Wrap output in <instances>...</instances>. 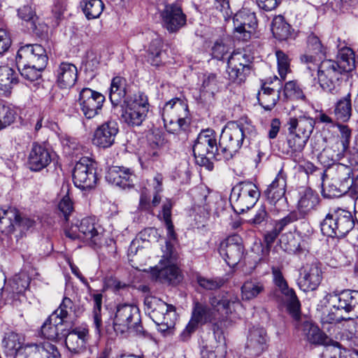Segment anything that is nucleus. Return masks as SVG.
<instances>
[{
	"mask_svg": "<svg viewBox=\"0 0 358 358\" xmlns=\"http://www.w3.org/2000/svg\"><path fill=\"white\" fill-rule=\"evenodd\" d=\"M193 204L192 210L201 217H206L210 213H217L218 197L210 194L203 187H199L192 190Z\"/></svg>",
	"mask_w": 358,
	"mask_h": 358,
	"instance_id": "17",
	"label": "nucleus"
},
{
	"mask_svg": "<svg viewBox=\"0 0 358 358\" xmlns=\"http://www.w3.org/2000/svg\"><path fill=\"white\" fill-rule=\"evenodd\" d=\"M58 209L67 221L69 215L73 211V202L68 194L64 196L58 203Z\"/></svg>",
	"mask_w": 358,
	"mask_h": 358,
	"instance_id": "61",
	"label": "nucleus"
},
{
	"mask_svg": "<svg viewBox=\"0 0 358 358\" xmlns=\"http://www.w3.org/2000/svg\"><path fill=\"white\" fill-rule=\"evenodd\" d=\"M173 203L170 199H166L162 206V210L158 215L159 218L162 220L167 230V236L170 239L176 238V233L174 231V226L171 221V208Z\"/></svg>",
	"mask_w": 358,
	"mask_h": 358,
	"instance_id": "46",
	"label": "nucleus"
},
{
	"mask_svg": "<svg viewBox=\"0 0 358 358\" xmlns=\"http://www.w3.org/2000/svg\"><path fill=\"white\" fill-rule=\"evenodd\" d=\"M286 187L287 174L281 169L274 180L264 191L268 202L273 206V209H271V210L278 213L286 207L287 199L285 197Z\"/></svg>",
	"mask_w": 358,
	"mask_h": 358,
	"instance_id": "12",
	"label": "nucleus"
},
{
	"mask_svg": "<svg viewBox=\"0 0 358 358\" xmlns=\"http://www.w3.org/2000/svg\"><path fill=\"white\" fill-rule=\"evenodd\" d=\"M209 302L210 308L199 302L194 303L191 319L199 325L213 321H232L236 318L233 313L241 308L237 296L217 294L211 296Z\"/></svg>",
	"mask_w": 358,
	"mask_h": 358,
	"instance_id": "1",
	"label": "nucleus"
},
{
	"mask_svg": "<svg viewBox=\"0 0 358 358\" xmlns=\"http://www.w3.org/2000/svg\"><path fill=\"white\" fill-rule=\"evenodd\" d=\"M48 57L44 48L38 44H27L21 46L16 55L17 66L25 67L37 64L38 66H46Z\"/></svg>",
	"mask_w": 358,
	"mask_h": 358,
	"instance_id": "19",
	"label": "nucleus"
},
{
	"mask_svg": "<svg viewBox=\"0 0 358 358\" xmlns=\"http://www.w3.org/2000/svg\"><path fill=\"white\" fill-rule=\"evenodd\" d=\"M319 201L318 194L311 189L306 188L299 192L297 209L301 215H306L316 209Z\"/></svg>",
	"mask_w": 358,
	"mask_h": 358,
	"instance_id": "34",
	"label": "nucleus"
},
{
	"mask_svg": "<svg viewBox=\"0 0 358 358\" xmlns=\"http://www.w3.org/2000/svg\"><path fill=\"white\" fill-rule=\"evenodd\" d=\"M42 357L61 358V355L57 348L49 342L41 343Z\"/></svg>",
	"mask_w": 358,
	"mask_h": 358,
	"instance_id": "64",
	"label": "nucleus"
},
{
	"mask_svg": "<svg viewBox=\"0 0 358 358\" xmlns=\"http://www.w3.org/2000/svg\"><path fill=\"white\" fill-rule=\"evenodd\" d=\"M105 96L100 92L89 87L83 88L78 99V104L86 119H92L98 115L102 109Z\"/></svg>",
	"mask_w": 358,
	"mask_h": 358,
	"instance_id": "13",
	"label": "nucleus"
},
{
	"mask_svg": "<svg viewBox=\"0 0 358 358\" xmlns=\"http://www.w3.org/2000/svg\"><path fill=\"white\" fill-rule=\"evenodd\" d=\"M322 271L316 264L303 267L297 280L299 287L303 292L313 291L322 281Z\"/></svg>",
	"mask_w": 358,
	"mask_h": 358,
	"instance_id": "25",
	"label": "nucleus"
},
{
	"mask_svg": "<svg viewBox=\"0 0 358 358\" xmlns=\"http://www.w3.org/2000/svg\"><path fill=\"white\" fill-rule=\"evenodd\" d=\"M315 124V120L310 117H292L288 122V131L300 134L301 136L308 139L313 131Z\"/></svg>",
	"mask_w": 358,
	"mask_h": 358,
	"instance_id": "36",
	"label": "nucleus"
},
{
	"mask_svg": "<svg viewBox=\"0 0 358 358\" xmlns=\"http://www.w3.org/2000/svg\"><path fill=\"white\" fill-rule=\"evenodd\" d=\"M308 138L296 132H289L287 139L288 145L287 154H289L295 162H299L303 159V150L308 142Z\"/></svg>",
	"mask_w": 358,
	"mask_h": 358,
	"instance_id": "35",
	"label": "nucleus"
},
{
	"mask_svg": "<svg viewBox=\"0 0 358 358\" xmlns=\"http://www.w3.org/2000/svg\"><path fill=\"white\" fill-rule=\"evenodd\" d=\"M334 115L337 120L345 122H348L352 115V104L350 94L339 99L336 103Z\"/></svg>",
	"mask_w": 358,
	"mask_h": 358,
	"instance_id": "43",
	"label": "nucleus"
},
{
	"mask_svg": "<svg viewBox=\"0 0 358 358\" xmlns=\"http://www.w3.org/2000/svg\"><path fill=\"white\" fill-rule=\"evenodd\" d=\"M106 179L108 182L125 189L134 185L136 176L128 168L113 166L108 169L106 175Z\"/></svg>",
	"mask_w": 358,
	"mask_h": 358,
	"instance_id": "27",
	"label": "nucleus"
},
{
	"mask_svg": "<svg viewBox=\"0 0 358 358\" xmlns=\"http://www.w3.org/2000/svg\"><path fill=\"white\" fill-rule=\"evenodd\" d=\"M73 181L82 189L94 187L97 181L95 162L88 157H82L74 166Z\"/></svg>",
	"mask_w": 358,
	"mask_h": 358,
	"instance_id": "14",
	"label": "nucleus"
},
{
	"mask_svg": "<svg viewBox=\"0 0 358 358\" xmlns=\"http://www.w3.org/2000/svg\"><path fill=\"white\" fill-rule=\"evenodd\" d=\"M193 153L201 164H204L209 159H222L220 144L217 145L214 131L206 129L199 133L193 146Z\"/></svg>",
	"mask_w": 358,
	"mask_h": 358,
	"instance_id": "6",
	"label": "nucleus"
},
{
	"mask_svg": "<svg viewBox=\"0 0 358 358\" xmlns=\"http://www.w3.org/2000/svg\"><path fill=\"white\" fill-rule=\"evenodd\" d=\"M277 57L278 70L281 80H285L287 73L290 71L289 59L288 56L281 50L275 52Z\"/></svg>",
	"mask_w": 358,
	"mask_h": 358,
	"instance_id": "54",
	"label": "nucleus"
},
{
	"mask_svg": "<svg viewBox=\"0 0 358 358\" xmlns=\"http://www.w3.org/2000/svg\"><path fill=\"white\" fill-rule=\"evenodd\" d=\"M264 261L266 263L271 264V271L274 284L279 288L280 290L286 288V287L288 286V284L283 277L280 268L275 265V263L278 264L280 262V258H278V257H268V258Z\"/></svg>",
	"mask_w": 358,
	"mask_h": 358,
	"instance_id": "50",
	"label": "nucleus"
},
{
	"mask_svg": "<svg viewBox=\"0 0 358 358\" xmlns=\"http://www.w3.org/2000/svg\"><path fill=\"white\" fill-rule=\"evenodd\" d=\"M15 114L14 110L10 106L0 103V129L14 122Z\"/></svg>",
	"mask_w": 358,
	"mask_h": 358,
	"instance_id": "55",
	"label": "nucleus"
},
{
	"mask_svg": "<svg viewBox=\"0 0 358 358\" xmlns=\"http://www.w3.org/2000/svg\"><path fill=\"white\" fill-rule=\"evenodd\" d=\"M337 127L340 132V139L341 143L342 145L341 152L342 153H344L349 148L352 131L347 125L338 124Z\"/></svg>",
	"mask_w": 358,
	"mask_h": 358,
	"instance_id": "58",
	"label": "nucleus"
},
{
	"mask_svg": "<svg viewBox=\"0 0 358 358\" xmlns=\"http://www.w3.org/2000/svg\"><path fill=\"white\" fill-rule=\"evenodd\" d=\"M280 292L285 297V301L289 313L293 318L298 320L300 318L301 304L294 290L287 286L286 288L280 290Z\"/></svg>",
	"mask_w": 358,
	"mask_h": 358,
	"instance_id": "44",
	"label": "nucleus"
},
{
	"mask_svg": "<svg viewBox=\"0 0 358 358\" xmlns=\"http://www.w3.org/2000/svg\"><path fill=\"white\" fill-rule=\"evenodd\" d=\"M234 29L236 32L243 34V38L250 37V29H255L257 25L256 15L249 9L243 8L234 17Z\"/></svg>",
	"mask_w": 358,
	"mask_h": 358,
	"instance_id": "29",
	"label": "nucleus"
},
{
	"mask_svg": "<svg viewBox=\"0 0 358 358\" xmlns=\"http://www.w3.org/2000/svg\"><path fill=\"white\" fill-rule=\"evenodd\" d=\"M145 305L150 310V317L156 324H162L166 328H171L176 320V308L157 297H146Z\"/></svg>",
	"mask_w": 358,
	"mask_h": 358,
	"instance_id": "10",
	"label": "nucleus"
},
{
	"mask_svg": "<svg viewBox=\"0 0 358 358\" xmlns=\"http://www.w3.org/2000/svg\"><path fill=\"white\" fill-rule=\"evenodd\" d=\"M260 196L257 186L250 181H243L232 189L230 199L236 211L243 213L252 208Z\"/></svg>",
	"mask_w": 358,
	"mask_h": 358,
	"instance_id": "8",
	"label": "nucleus"
},
{
	"mask_svg": "<svg viewBox=\"0 0 358 358\" xmlns=\"http://www.w3.org/2000/svg\"><path fill=\"white\" fill-rule=\"evenodd\" d=\"M65 235L71 240L78 239L91 246L100 247L104 241L103 229L95 217L82 219L80 224L66 229Z\"/></svg>",
	"mask_w": 358,
	"mask_h": 358,
	"instance_id": "5",
	"label": "nucleus"
},
{
	"mask_svg": "<svg viewBox=\"0 0 358 358\" xmlns=\"http://www.w3.org/2000/svg\"><path fill=\"white\" fill-rule=\"evenodd\" d=\"M333 308L348 315L347 320L358 317V291L346 289L330 294Z\"/></svg>",
	"mask_w": 358,
	"mask_h": 358,
	"instance_id": "18",
	"label": "nucleus"
},
{
	"mask_svg": "<svg viewBox=\"0 0 358 358\" xmlns=\"http://www.w3.org/2000/svg\"><path fill=\"white\" fill-rule=\"evenodd\" d=\"M126 95V80L116 76L111 81L109 98L113 105L117 106Z\"/></svg>",
	"mask_w": 358,
	"mask_h": 358,
	"instance_id": "42",
	"label": "nucleus"
},
{
	"mask_svg": "<svg viewBox=\"0 0 358 358\" xmlns=\"http://www.w3.org/2000/svg\"><path fill=\"white\" fill-rule=\"evenodd\" d=\"M217 88V80L216 75L214 73L206 74L203 76L201 90L211 94Z\"/></svg>",
	"mask_w": 358,
	"mask_h": 358,
	"instance_id": "63",
	"label": "nucleus"
},
{
	"mask_svg": "<svg viewBox=\"0 0 358 358\" xmlns=\"http://www.w3.org/2000/svg\"><path fill=\"white\" fill-rule=\"evenodd\" d=\"M162 117L167 131L174 133L185 130L189 124V109L185 100L174 98L166 102Z\"/></svg>",
	"mask_w": 358,
	"mask_h": 358,
	"instance_id": "4",
	"label": "nucleus"
},
{
	"mask_svg": "<svg viewBox=\"0 0 358 358\" xmlns=\"http://www.w3.org/2000/svg\"><path fill=\"white\" fill-rule=\"evenodd\" d=\"M118 132L117 122L115 120H108L95 129L92 143L99 148H108L115 143Z\"/></svg>",
	"mask_w": 358,
	"mask_h": 358,
	"instance_id": "22",
	"label": "nucleus"
},
{
	"mask_svg": "<svg viewBox=\"0 0 358 358\" xmlns=\"http://www.w3.org/2000/svg\"><path fill=\"white\" fill-rule=\"evenodd\" d=\"M163 43L159 38L152 40L148 50V61L152 66H159L162 64Z\"/></svg>",
	"mask_w": 358,
	"mask_h": 358,
	"instance_id": "48",
	"label": "nucleus"
},
{
	"mask_svg": "<svg viewBox=\"0 0 358 358\" xmlns=\"http://www.w3.org/2000/svg\"><path fill=\"white\" fill-rule=\"evenodd\" d=\"M29 280L26 275L16 276L12 282V290L13 294H21L29 287Z\"/></svg>",
	"mask_w": 358,
	"mask_h": 358,
	"instance_id": "57",
	"label": "nucleus"
},
{
	"mask_svg": "<svg viewBox=\"0 0 358 358\" xmlns=\"http://www.w3.org/2000/svg\"><path fill=\"white\" fill-rule=\"evenodd\" d=\"M355 226L350 210L341 208L331 209L321 222V231L329 237H344Z\"/></svg>",
	"mask_w": 358,
	"mask_h": 358,
	"instance_id": "3",
	"label": "nucleus"
},
{
	"mask_svg": "<svg viewBox=\"0 0 358 358\" xmlns=\"http://www.w3.org/2000/svg\"><path fill=\"white\" fill-rule=\"evenodd\" d=\"M64 325V321L58 317L57 314H51L41 327V333L47 339L62 340L66 336Z\"/></svg>",
	"mask_w": 358,
	"mask_h": 358,
	"instance_id": "30",
	"label": "nucleus"
},
{
	"mask_svg": "<svg viewBox=\"0 0 358 358\" xmlns=\"http://www.w3.org/2000/svg\"><path fill=\"white\" fill-rule=\"evenodd\" d=\"M106 286L113 292L123 294L125 292H128L130 285L117 279L110 278L106 281Z\"/></svg>",
	"mask_w": 358,
	"mask_h": 358,
	"instance_id": "60",
	"label": "nucleus"
},
{
	"mask_svg": "<svg viewBox=\"0 0 358 358\" xmlns=\"http://www.w3.org/2000/svg\"><path fill=\"white\" fill-rule=\"evenodd\" d=\"M265 291L264 282L257 278H250L246 280L241 288V299L249 301L257 298Z\"/></svg>",
	"mask_w": 358,
	"mask_h": 358,
	"instance_id": "38",
	"label": "nucleus"
},
{
	"mask_svg": "<svg viewBox=\"0 0 358 358\" xmlns=\"http://www.w3.org/2000/svg\"><path fill=\"white\" fill-rule=\"evenodd\" d=\"M341 76L334 60L322 61L317 67V83L323 91L334 94L337 92Z\"/></svg>",
	"mask_w": 358,
	"mask_h": 358,
	"instance_id": "15",
	"label": "nucleus"
},
{
	"mask_svg": "<svg viewBox=\"0 0 358 358\" xmlns=\"http://www.w3.org/2000/svg\"><path fill=\"white\" fill-rule=\"evenodd\" d=\"M251 57L245 52H234L227 62L228 78L231 82L241 84L251 71Z\"/></svg>",
	"mask_w": 358,
	"mask_h": 358,
	"instance_id": "11",
	"label": "nucleus"
},
{
	"mask_svg": "<svg viewBox=\"0 0 358 358\" xmlns=\"http://www.w3.org/2000/svg\"><path fill=\"white\" fill-rule=\"evenodd\" d=\"M80 6L86 17L90 20L100 16L103 12L104 4L101 0H83Z\"/></svg>",
	"mask_w": 358,
	"mask_h": 358,
	"instance_id": "45",
	"label": "nucleus"
},
{
	"mask_svg": "<svg viewBox=\"0 0 358 358\" xmlns=\"http://www.w3.org/2000/svg\"><path fill=\"white\" fill-rule=\"evenodd\" d=\"M304 338L313 344H323L326 337L320 329L306 318L301 320L296 324Z\"/></svg>",
	"mask_w": 358,
	"mask_h": 358,
	"instance_id": "33",
	"label": "nucleus"
},
{
	"mask_svg": "<svg viewBox=\"0 0 358 358\" xmlns=\"http://www.w3.org/2000/svg\"><path fill=\"white\" fill-rule=\"evenodd\" d=\"M52 161L50 151L44 145L34 143L29 151L27 164L30 170L39 171L47 167Z\"/></svg>",
	"mask_w": 358,
	"mask_h": 358,
	"instance_id": "23",
	"label": "nucleus"
},
{
	"mask_svg": "<svg viewBox=\"0 0 358 358\" xmlns=\"http://www.w3.org/2000/svg\"><path fill=\"white\" fill-rule=\"evenodd\" d=\"M334 309L332 308L327 312L323 313L321 317V322L323 327H324L325 324H336L343 320H348L345 317H343L341 315L340 311L336 310V312H334Z\"/></svg>",
	"mask_w": 358,
	"mask_h": 358,
	"instance_id": "56",
	"label": "nucleus"
},
{
	"mask_svg": "<svg viewBox=\"0 0 358 358\" xmlns=\"http://www.w3.org/2000/svg\"><path fill=\"white\" fill-rule=\"evenodd\" d=\"M283 92L287 99L302 100L305 99L302 89L295 80L287 82L285 85Z\"/></svg>",
	"mask_w": 358,
	"mask_h": 358,
	"instance_id": "52",
	"label": "nucleus"
},
{
	"mask_svg": "<svg viewBox=\"0 0 358 358\" xmlns=\"http://www.w3.org/2000/svg\"><path fill=\"white\" fill-rule=\"evenodd\" d=\"M18 83L17 73L8 66H0V94L8 96Z\"/></svg>",
	"mask_w": 358,
	"mask_h": 358,
	"instance_id": "39",
	"label": "nucleus"
},
{
	"mask_svg": "<svg viewBox=\"0 0 358 358\" xmlns=\"http://www.w3.org/2000/svg\"><path fill=\"white\" fill-rule=\"evenodd\" d=\"M17 222V210L14 208L0 209V232L9 234L14 231Z\"/></svg>",
	"mask_w": 358,
	"mask_h": 358,
	"instance_id": "41",
	"label": "nucleus"
},
{
	"mask_svg": "<svg viewBox=\"0 0 358 358\" xmlns=\"http://www.w3.org/2000/svg\"><path fill=\"white\" fill-rule=\"evenodd\" d=\"M57 83L60 88L73 87L78 78L77 67L69 62H62L55 71Z\"/></svg>",
	"mask_w": 358,
	"mask_h": 358,
	"instance_id": "32",
	"label": "nucleus"
},
{
	"mask_svg": "<svg viewBox=\"0 0 358 358\" xmlns=\"http://www.w3.org/2000/svg\"><path fill=\"white\" fill-rule=\"evenodd\" d=\"M273 80L278 83V87H270L273 83V80H266L262 84L261 90L257 94L259 103L266 110H271L276 105L280 98L281 90L280 80L276 76L273 77Z\"/></svg>",
	"mask_w": 358,
	"mask_h": 358,
	"instance_id": "24",
	"label": "nucleus"
},
{
	"mask_svg": "<svg viewBox=\"0 0 358 358\" xmlns=\"http://www.w3.org/2000/svg\"><path fill=\"white\" fill-rule=\"evenodd\" d=\"M244 248L240 236L228 237L220 244L219 252L229 266H236L242 259Z\"/></svg>",
	"mask_w": 358,
	"mask_h": 358,
	"instance_id": "21",
	"label": "nucleus"
},
{
	"mask_svg": "<svg viewBox=\"0 0 358 358\" xmlns=\"http://www.w3.org/2000/svg\"><path fill=\"white\" fill-rule=\"evenodd\" d=\"M92 296L93 300L94 324L95 325L96 329H99V328L102 325L101 312L103 295L101 294H92Z\"/></svg>",
	"mask_w": 358,
	"mask_h": 358,
	"instance_id": "53",
	"label": "nucleus"
},
{
	"mask_svg": "<svg viewBox=\"0 0 358 358\" xmlns=\"http://www.w3.org/2000/svg\"><path fill=\"white\" fill-rule=\"evenodd\" d=\"M166 247L168 252L163 255L167 259V264H164L162 260L159 264L152 270V276L162 283L176 284L180 282L181 276L178 268L170 261L171 257L172 246L169 242H166Z\"/></svg>",
	"mask_w": 358,
	"mask_h": 358,
	"instance_id": "20",
	"label": "nucleus"
},
{
	"mask_svg": "<svg viewBox=\"0 0 358 358\" xmlns=\"http://www.w3.org/2000/svg\"><path fill=\"white\" fill-rule=\"evenodd\" d=\"M2 347L5 349L7 355H16L22 348L20 336L14 332L6 334L2 341Z\"/></svg>",
	"mask_w": 358,
	"mask_h": 358,
	"instance_id": "49",
	"label": "nucleus"
},
{
	"mask_svg": "<svg viewBox=\"0 0 358 358\" xmlns=\"http://www.w3.org/2000/svg\"><path fill=\"white\" fill-rule=\"evenodd\" d=\"M141 322L138 308L131 303L117 305L113 317V328L117 334H124L129 329L134 328L140 331Z\"/></svg>",
	"mask_w": 358,
	"mask_h": 358,
	"instance_id": "9",
	"label": "nucleus"
},
{
	"mask_svg": "<svg viewBox=\"0 0 358 358\" xmlns=\"http://www.w3.org/2000/svg\"><path fill=\"white\" fill-rule=\"evenodd\" d=\"M163 27L170 34L178 32L187 22V16L179 3H166L160 11Z\"/></svg>",
	"mask_w": 358,
	"mask_h": 358,
	"instance_id": "16",
	"label": "nucleus"
},
{
	"mask_svg": "<svg viewBox=\"0 0 358 358\" xmlns=\"http://www.w3.org/2000/svg\"><path fill=\"white\" fill-rule=\"evenodd\" d=\"M166 141L160 132H152L148 136V145L141 157L145 160L155 161L162 155Z\"/></svg>",
	"mask_w": 358,
	"mask_h": 358,
	"instance_id": "31",
	"label": "nucleus"
},
{
	"mask_svg": "<svg viewBox=\"0 0 358 358\" xmlns=\"http://www.w3.org/2000/svg\"><path fill=\"white\" fill-rule=\"evenodd\" d=\"M337 60L335 61L337 64V69H340L341 73L350 72L355 68V53L350 48H343L341 49L337 55Z\"/></svg>",
	"mask_w": 358,
	"mask_h": 358,
	"instance_id": "40",
	"label": "nucleus"
},
{
	"mask_svg": "<svg viewBox=\"0 0 358 358\" xmlns=\"http://www.w3.org/2000/svg\"><path fill=\"white\" fill-rule=\"evenodd\" d=\"M122 108V121L129 126H140L145 120L149 110L148 97L142 92L135 94L130 99L124 101Z\"/></svg>",
	"mask_w": 358,
	"mask_h": 358,
	"instance_id": "7",
	"label": "nucleus"
},
{
	"mask_svg": "<svg viewBox=\"0 0 358 358\" xmlns=\"http://www.w3.org/2000/svg\"><path fill=\"white\" fill-rule=\"evenodd\" d=\"M332 181L341 186L342 191H348L350 188L352 171L350 166L337 164L331 168Z\"/></svg>",
	"mask_w": 358,
	"mask_h": 358,
	"instance_id": "37",
	"label": "nucleus"
},
{
	"mask_svg": "<svg viewBox=\"0 0 358 358\" xmlns=\"http://www.w3.org/2000/svg\"><path fill=\"white\" fill-rule=\"evenodd\" d=\"M62 143L64 152L68 155H78L81 149L78 142L72 138L65 137L62 139Z\"/></svg>",
	"mask_w": 358,
	"mask_h": 358,
	"instance_id": "62",
	"label": "nucleus"
},
{
	"mask_svg": "<svg viewBox=\"0 0 358 358\" xmlns=\"http://www.w3.org/2000/svg\"><path fill=\"white\" fill-rule=\"evenodd\" d=\"M196 282L205 289L213 290L220 288L223 282L220 279L207 278L201 275L196 277Z\"/></svg>",
	"mask_w": 358,
	"mask_h": 358,
	"instance_id": "59",
	"label": "nucleus"
},
{
	"mask_svg": "<svg viewBox=\"0 0 358 358\" xmlns=\"http://www.w3.org/2000/svg\"><path fill=\"white\" fill-rule=\"evenodd\" d=\"M267 336L264 328L253 327L249 331L245 350L249 355H259L266 348Z\"/></svg>",
	"mask_w": 358,
	"mask_h": 358,
	"instance_id": "28",
	"label": "nucleus"
},
{
	"mask_svg": "<svg viewBox=\"0 0 358 358\" xmlns=\"http://www.w3.org/2000/svg\"><path fill=\"white\" fill-rule=\"evenodd\" d=\"M256 133L249 124H229L220 135V149L224 159L228 160L241 148L243 141Z\"/></svg>",
	"mask_w": 358,
	"mask_h": 358,
	"instance_id": "2",
	"label": "nucleus"
},
{
	"mask_svg": "<svg viewBox=\"0 0 358 358\" xmlns=\"http://www.w3.org/2000/svg\"><path fill=\"white\" fill-rule=\"evenodd\" d=\"M64 337L67 349L72 353H80L86 349L89 331L85 327H76L68 334L66 332Z\"/></svg>",
	"mask_w": 358,
	"mask_h": 358,
	"instance_id": "26",
	"label": "nucleus"
},
{
	"mask_svg": "<svg viewBox=\"0 0 358 358\" xmlns=\"http://www.w3.org/2000/svg\"><path fill=\"white\" fill-rule=\"evenodd\" d=\"M271 31L275 38L278 40H285L290 35V26L281 15L273 18L271 24Z\"/></svg>",
	"mask_w": 358,
	"mask_h": 358,
	"instance_id": "47",
	"label": "nucleus"
},
{
	"mask_svg": "<svg viewBox=\"0 0 358 358\" xmlns=\"http://www.w3.org/2000/svg\"><path fill=\"white\" fill-rule=\"evenodd\" d=\"M46 66H38L37 64L27 65L25 67L17 66L21 76L29 81L37 80L41 77V72Z\"/></svg>",
	"mask_w": 358,
	"mask_h": 358,
	"instance_id": "51",
	"label": "nucleus"
}]
</instances>
